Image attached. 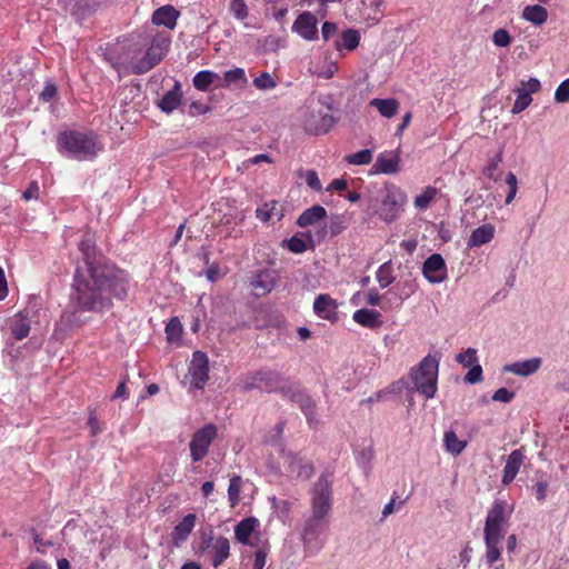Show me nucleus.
Instances as JSON below:
<instances>
[{
    "label": "nucleus",
    "instance_id": "obj_1",
    "mask_svg": "<svg viewBox=\"0 0 569 569\" xmlns=\"http://www.w3.org/2000/svg\"><path fill=\"white\" fill-rule=\"evenodd\" d=\"M78 248L83 264L76 266L69 306L61 316L67 328L86 323L89 318L84 313L109 310L113 297L122 300L128 293L127 274L97 251L91 234H84Z\"/></svg>",
    "mask_w": 569,
    "mask_h": 569
},
{
    "label": "nucleus",
    "instance_id": "obj_2",
    "mask_svg": "<svg viewBox=\"0 0 569 569\" xmlns=\"http://www.w3.org/2000/svg\"><path fill=\"white\" fill-rule=\"evenodd\" d=\"M170 37L163 32L138 34L117 49L109 50L106 59L119 74H142L154 68L166 56Z\"/></svg>",
    "mask_w": 569,
    "mask_h": 569
},
{
    "label": "nucleus",
    "instance_id": "obj_3",
    "mask_svg": "<svg viewBox=\"0 0 569 569\" xmlns=\"http://www.w3.org/2000/svg\"><path fill=\"white\" fill-rule=\"evenodd\" d=\"M503 500H496L489 509L483 528V539L486 545L485 560L491 567L501 559L500 543L506 533L511 510Z\"/></svg>",
    "mask_w": 569,
    "mask_h": 569
},
{
    "label": "nucleus",
    "instance_id": "obj_4",
    "mask_svg": "<svg viewBox=\"0 0 569 569\" xmlns=\"http://www.w3.org/2000/svg\"><path fill=\"white\" fill-rule=\"evenodd\" d=\"M57 146L62 154L77 160H90L101 150L98 137L93 132L76 130L61 132Z\"/></svg>",
    "mask_w": 569,
    "mask_h": 569
},
{
    "label": "nucleus",
    "instance_id": "obj_5",
    "mask_svg": "<svg viewBox=\"0 0 569 569\" xmlns=\"http://www.w3.org/2000/svg\"><path fill=\"white\" fill-rule=\"evenodd\" d=\"M407 201V194L401 188L393 183H387L385 188L380 190L377 200L379 206L376 209V213L382 221L390 223L399 219Z\"/></svg>",
    "mask_w": 569,
    "mask_h": 569
},
{
    "label": "nucleus",
    "instance_id": "obj_6",
    "mask_svg": "<svg viewBox=\"0 0 569 569\" xmlns=\"http://www.w3.org/2000/svg\"><path fill=\"white\" fill-rule=\"evenodd\" d=\"M439 372V360L431 356H426L417 368L411 370V379L415 390L420 392L426 399H432L438 390L437 380Z\"/></svg>",
    "mask_w": 569,
    "mask_h": 569
},
{
    "label": "nucleus",
    "instance_id": "obj_7",
    "mask_svg": "<svg viewBox=\"0 0 569 569\" xmlns=\"http://www.w3.org/2000/svg\"><path fill=\"white\" fill-rule=\"evenodd\" d=\"M333 503L332 472L323 471L310 489L311 513L328 517Z\"/></svg>",
    "mask_w": 569,
    "mask_h": 569
},
{
    "label": "nucleus",
    "instance_id": "obj_8",
    "mask_svg": "<svg viewBox=\"0 0 569 569\" xmlns=\"http://www.w3.org/2000/svg\"><path fill=\"white\" fill-rule=\"evenodd\" d=\"M199 552L206 553L209 557L211 566L218 568L230 557V541L227 537H214L212 532H210L202 537Z\"/></svg>",
    "mask_w": 569,
    "mask_h": 569
},
{
    "label": "nucleus",
    "instance_id": "obj_9",
    "mask_svg": "<svg viewBox=\"0 0 569 569\" xmlns=\"http://www.w3.org/2000/svg\"><path fill=\"white\" fill-rule=\"evenodd\" d=\"M326 518L325 516L311 513L305 520L301 538L306 552L313 555L322 548L323 542H320L319 538L326 530Z\"/></svg>",
    "mask_w": 569,
    "mask_h": 569
},
{
    "label": "nucleus",
    "instance_id": "obj_10",
    "mask_svg": "<svg viewBox=\"0 0 569 569\" xmlns=\"http://www.w3.org/2000/svg\"><path fill=\"white\" fill-rule=\"evenodd\" d=\"M282 378L278 372L260 370L248 373L242 378V389L250 391L259 389L264 392H273L281 387Z\"/></svg>",
    "mask_w": 569,
    "mask_h": 569
},
{
    "label": "nucleus",
    "instance_id": "obj_11",
    "mask_svg": "<svg viewBox=\"0 0 569 569\" xmlns=\"http://www.w3.org/2000/svg\"><path fill=\"white\" fill-rule=\"evenodd\" d=\"M218 435V429L214 425L208 423L196 431L189 443L190 457L193 462L201 461L209 451V447Z\"/></svg>",
    "mask_w": 569,
    "mask_h": 569
},
{
    "label": "nucleus",
    "instance_id": "obj_12",
    "mask_svg": "<svg viewBox=\"0 0 569 569\" xmlns=\"http://www.w3.org/2000/svg\"><path fill=\"white\" fill-rule=\"evenodd\" d=\"M282 459L288 476L293 479L308 480L315 473V468L312 463L306 461L297 452L283 451Z\"/></svg>",
    "mask_w": 569,
    "mask_h": 569
},
{
    "label": "nucleus",
    "instance_id": "obj_13",
    "mask_svg": "<svg viewBox=\"0 0 569 569\" xmlns=\"http://www.w3.org/2000/svg\"><path fill=\"white\" fill-rule=\"evenodd\" d=\"M189 375L193 388L201 389L204 387L209 378V359L204 352H193L189 366Z\"/></svg>",
    "mask_w": 569,
    "mask_h": 569
},
{
    "label": "nucleus",
    "instance_id": "obj_14",
    "mask_svg": "<svg viewBox=\"0 0 569 569\" xmlns=\"http://www.w3.org/2000/svg\"><path fill=\"white\" fill-rule=\"evenodd\" d=\"M521 84L520 88L515 90L517 99L511 109L513 114L520 113L527 109L532 102L531 94L538 92L541 88V83L537 78H530L527 82L522 81Z\"/></svg>",
    "mask_w": 569,
    "mask_h": 569
},
{
    "label": "nucleus",
    "instance_id": "obj_15",
    "mask_svg": "<svg viewBox=\"0 0 569 569\" xmlns=\"http://www.w3.org/2000/svg\"><path fill=\"white\" fill-rule=\"evenodd\" d=\"M422 273L430 283H440L447 278V266L439 253H433L426 259L422 266Z\"/></svg>",
    "mask_w": 569,
    "mask_h": 569
},
{
    "label": "nucleus",
    "instance_id": "obj_16",
    "mask_svg": "<svg viewBox=\"0 0 569 569\" xmlns=\"http://www.w3.org/2000/svg\"><path fill=\"white\" fill-rule=\"evenodd\" d=\"M318 20L317 17L309 12L305 11L298 16L296 21L292 24V31L297 32L300 37L306 40H315L318 37Z\"/></svg>",
    "mask_w": 569,
    "mask_h": 569
},
{
    "label": "nucleus",
    "instance_id": "obj_17",
    "mask_svg": "<svg viewBox=\"0 0 569 569\" xmlns=\"http://www.w3.org/2000/svg\"><path fill=\"white\" fill-rule=\"evenodd\" d=\"M400 158L393 151H385L377 156L376 162L370 169L372 174H393L400 170Z\"/></svg>",
    "mask_w": 569,
    "mask_h": 569
},
{
    "label": "nucleus",
    "instance_id": "obj_18",
    "mask_svg": "<svg viewBox=\"0 0 569 569\" xmlns=\"http://www.w3.org/2000/svg\"><path fill=\"white\" fill-rule=\"evenodd\" d=\"M277 278L278 277L274 270H260L251 279L250 287L257 297H261L269 293L273 289L277 282Z\"/></svg>",
    "mask_w": 569,
    "mask_h": 569
},
{
    "label": "nucleus",
    "instance_id": "obj_19",
    "mask_svg": "<svg viewBox=\"0 0 569 569\" xmlns=\"http://www.w3.org/2000/svg\"><path fill=\"white\" fill-rule=\"evenodd\" d=\"M197 521V516L194 513H188L179 521L171 533L172 542L176 547L181 546L192 532Z\"/></svg>",
    "mask_w": 569,
    "mask_h": 569
},
{
    "label": "nucleus",
    "instance_id": "obj_20",
    "mask_svg": "<svg viewBox=\"0 0 569 569\" xmlns=\"http://www.w3.org/2000/svg\"><path fill=\"white\" fill-rule=\"evenodd\" d=\"M541 363V358L536 357L523 361H517L513 363L506 365L503 367V372H510L520 377H529L539 370Z\"/></svg>",
    "mask_w": 569,
    "mask_h": 569
},
{
    "label": "nucleus",
    "instance_id": "obj_21",
    "mask_svg": "<svg viewBox=\"0 0 569 569\" xmlns=\"http://www.w3.org/2000/svg\"><path fill=\"white\" fill-rule=\"evenodd\" d=\"M495 234L496 228L493 224H481L480 227L472 230L470 237L468 238L467 247L471 249L487 244L495 238Z\"/></svg>",
    "mask_w": 569,
    "mask_h": 569
},
{
    "label": "nucleus",
    "instance_id": "obj_22",
    "mask_svg": "<svg viewBox=\"0 0 569 569\" xmlns=\"http://www.w3.org/2000/svg\"><path fill=\"white\" fill-rule=\"evenodd\" d=\"M523 462V455L520 449H516L511 451L508 456L502 476V483L509 485L511 483L516 476L518 475L520 467Z\"/></svg>",
    "mask_w": 569,
    "mask_h": 569
},
{
    "label": "nucleus",
    "instance_id": "obj_23",
    "mask_svg": "<svg viewBox=\"0 0 569 569\" xmlns=\"http://www.w3.org/2000/svg\"><path fill=\"white\" fill-rule=\"evenodd\" d=\"M179 11L172 6H162L154 10L152 14V23L156 26H164L168 29H173L177 24Z\"/></svg>",
    "mask_w": 569,
    "mask_h": 569
},
{
    "label": "nucleus",
    "instance_id": "obj_24",
    "mask_svg": "<svg viewBox=\"0 0 569 569\" xmlns=\"http://www.w3.org/2000/svg\"><path fill=\"white\" fill-rule=\"evenodd\" d=\"M181 86L177 81L172 89L166 92L162 98L157 102V106L160 108L162 112L171 113L174 111L179 104L181 103Z\"/></svg>",
    "mask_w": 569,
    "mask_h": 569
},
{
    "label": "nucleus",
    "instance_id": "obj_25",
    "mask_svg": "<svg viewBox=\"0 0 569 569\" xmlns=\"http://www.w3.org/2000/svg\"><path fill=\"white\" fill-rule=\"evenodd\" d=\"M337 305L329 295H319L313 302V310L322 319L331 320L336 316Z\"/></svg>",
    "mask_w": 569,
    "mask_h": 569
},
{
    "label": "nucleus",
    "instance_id": "obj_26",
    "mask_svg": "<svg viewBox=\"0 0 569 569\" xmlns=\"http://www.w3.org/2000/svg\"><path fill=\"white\" fill-rule=\"evenodd\" d=\"M352 318L360 326L370 328V329L379 328L382 323V321L380 319L381 318L380 312L377 310H372V309H366V308L359 309L353 313Z\"/></svg>",
    "mask_w": 569,
    "mask_h": 569
},
{
    "label": "nucleus",
    "instance_id": "obj_27",
    "mask_svg": "<svg viewBox=\"0 0 569 569\" xmlns=\"http://www.w3.org/2000/svg\"><path fill=\"white\" fill-rule=\"evenodd\" d=\"M327 211L320 206L316 204L311 208L306 209L298 218L297 224L301 228L313 226L326 218Z\"/></svg>",
    "mask_w": 569,
    "mask_h": 569
},
{
    "label": "nucleus",
    "instance_id": "obj_28",
    "mask_svg": "<svg viewBox=\"0 0 569 569\" xmlns=\"http://www.w3.org/2000/svg\"><path fill=\"white\" fill-rule=\"evenodd\" d=\"M259 526V521L253 518H244L234 527V538L242 545H249V539L256 528Z\"/></svg>",
    "mask_w": 569,
    "mask_h": 569
},
{
    "label": "nucleus",
    "instance_id": "obj_29",
    "mask_svg": "<svg viewBox=\"0 0 569 569\" xmlns=\"http://www.w3.org/2000/svg\"><path fill=\"white\" fill-rule=\"evenodd\" d=\"M522 18L535 26H541L548 19V11L540 4H530L525 7Z\"/></svg>",
    "mask_w": 569,
    "mask_h": 569
},
{
    "label": "nucleus",
    "instance_id": "obj_30",
    "mask_svg": "<svg viewBox=\"0 0 569 569\" xmlns=\"http://www.w3.org/2000/svg\"><path fill=\"white\" fill-rule=\"evenodd\" d=\"M370 106L377 108L382 117L391 118L399 110V102L393 98L379 99L375 98L370 102Z\"/></svg>",
    "mask_w": 569,
    "mask_h": 569
},
{
    "label": "nucleus",
    "instance_id": "obj_31",
    "mask_svg": "<svg viewBox=\"0 0 569 569\" xmlns=\"http://www.w3.org/2000/svg\"><path fill=\"white\" fill-rule=\"evenodd\" d=\"M293 397L295 401L299 405L300 409L305 413L308 422L310 425L313 423L317 420L315 401L311 399V397L302 392L296 393Z\"/></svg>",
    "mask_w": 569,
    "mask_h": 569
},
{
    "label": "nucleus",
    "instance_id": "obj_32",
    "mask_svg": "<svg viewBox=\"0 0 569 569\" xmlns=\"http://www.w3.org/2000/svg\"><path fill=\"white\" fill-rule=\"evenodd\" d=\"M503 148L488 160L487 166L483 168L482 173L490 180L497 182L501 177V171L498 170L499 164L502 162Z\"/></svg>",
    "mask_w": 569,
    "mask_h": 569
},
{
    "label": "nucleus",
    "instance_id": "obj_33",
    "mask_svg": "<svg viewBox=\"0 0 569 569\" xmlns=\"http://www.w3.org/2000/svg\"><path fill=\"white\" fill-rule=\"evenodd\" d=\"M220 80L218 73L210 70H201L193 77V86L200 91H207L214 81Z\"/></svg>",
    "mask_w": 569,
    "mask_h": 569
},
{
    "label": "nucleus",
    "instance_id": "obj_34",
    "mask_svg": "<svg viewBox=\"0 0 569 569\" xmlns=\"http://www.w3.org/2000/svg\"><path fill=\"white\" fill-rule=\"evenodd\" d=\"M360 42V33L356 29H348L343 31L341 34L340 41L336 42V48L340 50L341 47L346 48L347 50L351 51L355 50Z\"/></svg>",
    "mask_w": 569,
    "mask_h": 569
},
{
    "label": "nucleus",
    "instance_id": "obj_35",
    "mask_svg": "<svg viewBox=\"0 0 569 569\" xmlns=\"http://www.w3.org/2000/svg\"><path fill=\"white\" fill-rule=\"evenodd\" d=\"M445 448L452 455H459L467 446L466 441L460 440L452 430L446 431L443 436Z\"/></svg>",
    "mask_w": 569,
    "mask_h": 569
},
{
    "label": "nucleus",
    "instance_id": "obj_36",
    "mask_svg": "<svg viewBox=\"0 0 569 569\" xmlns=\"http://www.w3.org/2000/svg\"><path fill=\"white\" fill-rule=\"evenodd\" d=\"M278 207L279 203L277 201L264 203L262 207L257 208L256 216L263 222L270 221L273 217H277L279 220L282 217V213Z\"/></svg>",
    "mask_w": 569,
    "mask_h": 569
},
{
    "label": "nucleus",
    "instance_id": "obj_37",
    "mask_svg": "<svg viewBox=\"0 0 569 569\" xmlns=\"http://www.w3.org/2000/svg\"><path fill=\"white\" fill-rule=\"evenodd\" d=\"M376 279L382 289L389 287L395 281L391 261H387L378 268Z\"/></svg>",
    "mask_w": 569,
    "mask_h": 569
},
{
    "label": "nucleus",
    "instance_id": "obj_38",
    "mask_svg": "<svg viewBox=\"0 0 569 569\" xmlns=\"http://www.w3.org/2000/svg\"><path fill=\"white\" fill-rule=\"evenodd\" d=\"M224 86L239 84L246 87L248 79L242 68H233L223 73Z\"/></svg>",
    "mask_w": 569,
    "mask_h": 569
},
{
    "label": "nucleus",
    "instance_id": "obj_39",
    "mask_svg": "<svg viewBox=\"0 0 569 569\" xmlns=\"http://www.w3.org/2000/svg\"><path fill=\"white\" fill-rule=\"evenodd\" d=\"M30 332V325L27 318L21 313L17 315L12 326L11 333L17 340H22L28 337Z\"/></svg>",
    "mask_w": 569,
    "mask_h": 569
},
{
    "label": "nucleus",
    "instance_id": "obj_40",
    "mask_svg": "<svg viewBox=\"0 0 569 569\" xmlns=\"http://www.w3.org/2000/svg\"><path fill=\"white\" fill-rule=\"evenodd\" d=\"M438 191L433 187H427L423 191L415 198L413 204L418 210H425L429 207L431 201L436 198Z\"/></svg>",
    "mask_w": 569,
    "mask_h": 569
},
{
    "label": "nucleus",
    "instance_id": "obj_41",
    "mask_svg": "<svg viewBox=\"0 0 569 569\" xmlns=\"http://www.w3.org/2000/svg\"><path fill=\"white\" fill-rule=\"evenodd\" d=\"M242 479L240 476H232L228 487V499L231 507H236L240 501Z\"/></svg>",
    "mask_w": 569,
    "mask_h": 569
},
{
    "label": "nucleus",
    "instance_id": "obj_42",
    "mask_svg": "<svg viewBox=\"0 0 569 569\" xmlns=\"http://www.w3.org/2000/svg\"><path fill=\"white\" fill-rule=\"evenodd\" d=\"M346 161L353 166L369 164L372 161V152L369 149H363L358 152L348 154Z\"/></svg>",
    "mask_w": 569,
    "mask_h": 569
},
{
    "label": "nucleus",
    "instance_id": "obj_43",
    "mask_svg": "<svg viewBox=\"0 0 569 569\" xmlns=\"http://www.w3.org/2000/svg\"><path fill=\"white\" fill-rule=\"evenodd\" d=\"M167 338L170 342L178 341L181 338L182 325L178 318H172L166 326Z\"/></svg>",
    "mask_w": 569,
    "mask_h": 569
},
{
    "label": "nucleus",
    "instance_id": "obj_44",
    "mask_svg": "<svg viewBox=\"0 0 569 569\" xmlns=\"http://www.w3.org/2000/svg\"><path fill=\"white\" fill-rule=\"evenodd\" d=\"M347 228V220L343 216H336L331 219L328 229L323 230V236L328 232L331 237L338 236Z\"/></svg>",
    "mask_w": 569,
    "mask_h": 569
},
{
    "label": "nucleus",
    "instance_id": "obj_45",
    "mask_svg": "<svg viewBox=\"0 0 569 569\" xmlns=\"http://www.w3.org/2000/svg\"><path fill=\"white\" fill-rule=\"evenodd\" d=\"M253 86L259 90H270L277 87V81L269 72H262L253 79Z\"/></svg>",
    "mask_w": 569,
    "mask_h": 569
},
{
    "label": "nucleus",
    "instance_id": "obj_46",
    "mask_svg": "<svg viewBox=\"0 0 569 569\" xmlns=\"http://www.w3.org/2000/svg\"><path fill=\"white\" fill-rule=\"evenodd\" d=\"M506 183L508 186V192L505 199V203L510 204L515 200L518 192V179L513 172H508L506 176Z\"/></svg>",
    "mask_w": 569,
    "mask_h": 569
},
{
    "label": "nucleus",
    "instance_id": "obj_47",
    "mask_svg": "<svg viewBox=\"0 0 569 569\" xmlns=\"http://www.w3.org/2000/svg\"><path fill=\"white\" fill-rule=\"evenodd\" d=\"M456 361L463 367H472L478 363L477 350L475 348H468L465 352L458 353Z\"/></svg>",
    "mask_w": 569,
    "mask_h": 569
},
{
    "label": "nucleus",
    "instance_id": "obj_48",
    "mask_svg": "<svg viewBox=\"0 0 569 569\" xmlns=\"http://www.w3.org/2000/svg\"><path fill=\"white\" fill-rule=\"evenodd\" d=\"M300 177H305L306 183L315 191H321L322 184L320 182V179L318 177V173L315 170H300L299 171Z\"/></svg>",
    "mask_w": 569,
    "mask_h": 569
},
{
    "label": "nucleus",
    "instance_id": "obj_49",
    "mask_svg": "<svg viewBox=\"0 0 569 569\" xmlns=\"http://www.w3.org/2000/svg\"><path fill=\"white\" fill-rule=\"evenodd\" d=\"M511 36L506 29H498L492 34V42L500 48H506L511 43Z\"/></svg>",
    "mask_w": 569,
    "mask_h": 569
},
{
    "label": "nucleus",
    "instance_id": "obj_50",
    "mask_svg": "<svg viewBox=\"0 0 569 569\" xmlns=\"http://www.w3.org/2000/svg\"><path fill=\"white\" fill-rule=\"evenodd\" d=\"M230 11L238 20H243L248 17V8L244 0H231Z\"/></svg>",
    "mask_w": 569,
    "mask_h": 569
},
{
    "label": "nucleus",
    "instance_id": "obj_51",
    "mask_svg": "<svg viewBox=\"0 0 569 569\" xmlns=\"http://www.w3.org/2000/svg\"><path fill=\"white\" fill-rule=\"evenodd\" d=\"M555 101L558 103L569 102V78L560 82L555 91Z\"/></svg>",
    "mask_w": 569,
    "mask_h": 569
},
{
    "label": "nucleus",
    "instance_id": "obj_52",
    "mask_svg": "<svg viewBox=\"0 0 569 569\" xmlns=\"http://www.w3.org/2000/svg\"><path fill=\"white\" fill-rule=\"evenodd\" d=\"M287 248L293 253H302L307 250V243L302 238L293 236L287 240Z\"/></svg>",
    "mask_w": 569,
    "mask_h": 569
},
{
    "label": "nucleus",
    "instance_id": "obj_53",
    "mask_svg": "<svg viewBox=\"0 0 569 569\" xmlns=\"http://www.w3.org/2000/svg\"><path fill=\"white\" fill-rule=\"evenodd\" d=\"M470 370L465 377V381L471 385L478 383L482 381V368L479 363L469 367Z\"/></svg>",
    "mask_w": 569,
    "mask_h": 569
},
{
    "label": "nucleus",
    "instance_id": "obj_54",
    "mask_svg": "<svg viewBox=\"0 0 569 569\" xmlns=\"http://www.w3.org/2000/svg\"><path fill=\"white\" fill-rule=\"evenodd\" d=\"M397 493L393 495V497L390 499V501L383 507L382 509V520L388 518L390 515H392L396 510H399L405 501L400 500L397 502Z\"/></svg>",
    "mask_w": 569,
    "mask_h": 569
},
{
    "label": "nucleus",
    "instance_id": "obj_55",
    "mask_svg": "<svg viewBox=\"0 0 569 569\" xmlns=\"http://www.w3.org/2000/svg\"><path fill=\"white\" fill-rule=\"evenodd\" d=\"M513 398H515V392L510 391L507 388H499L492 395L493 401H499V402H503V403H509L510 401H512Z\"/></svg>",
    "mask_w": 569,
    "mask_h": 569
},
{
    "label": "nucleus",
    "instance_id": "obj_56",
    "mask_svg": "<svg viewBox=\"0 0 569 569\" xmlns=\"http://www.w3.org/2000/svg\"><path fill=\"white\" fill-rule=\"evenodd\" d=\"M57 94H58L57 86L52 82H47L40 93V98L44 102H49V101L53 100L57 97Z\"/></svg>",
    "mask_w": 569,
    "mask_h": 569
},
{
    "label": "nucleus",
    "instance_id": "obj_57",
    "mask_svg": "<svg viewBox=\"0 0 569 569\" xmlns=\"http://www.w3.org/2000/svg\"><path fill=\"white\" fill-rule=\"evenodd\" d=\"M204 274L210 282H216L221 277H223V273L221 272L219 264L216 262L209 264V267L204 270Z\"/></svg>",
    "mask_w": 569,
    "mask_h": 569
},
{
    "label": "nucleus",
    "instance_id": "obj_58",
    "mask_svg": "<svg viewBox=\"0 0 569 569\" xmlns=\"http://www.w3.org/2000/svg\"><path fill=\"white\" fill-rule=\"evenodd\" d=\"M268 549L259 548L254 553L253 569H263L266 566Z\"/></svg>",
    "mask_w": 569,
    "mask_h": 569
},
{
    "label": "nucleus",
    "instance_id": "obj_59",
    "mask_svg": "<svg viewBox=\"0 0 569 569\" xmlns=\"http://www.w3.org/2000/svg\"><path fill=\"white\" fill-rule=\"evenodd\" d=\"M39 197V186H38V182L37 181H32L29 187L27 188V190L22 193V198L26 200V201H29V200H32V199H38Z\"/></svg>",
    "mask_w": 569,
    "mask_h": 569
},
{
    "label": "nucleus",
    "instance_id": "obj_60",
    "mask_svg": "<svg viewBox=\"0 0 569 569\" xmlns=\"http://www.w3.org/2000/svg\"><path fill=\"white\" fill-rule=\"evenodd\" d=\"M337 24L335 22L326 21L321 28L322 38L327 41L337 32Z\"/></svg>",
    "mask_w": 569,
    "mask_h": 569
},
{
    "label": "nucleus",
    "instance_id": "obj_61",
    "mask_svg": "<svg viewBox=\"0 0 569 569\" xmlns=\"http://www.w3.org/2000/svg\"><path fill=\"white\" fill-rule=\"evenodd\" d=\"M535 495L538 501H543L547 496L548 483L547 481H538L535 487Z\"/></svg>",
    "mask_w": 569,
    "mask_h": 569
},
{
    "label": "nucleus",
    "instance_id": "obj_62",
    "mask_svg": "<svg viewBox=\"0 0 569 569\" xmlns=\"http://www.w3.org/2000/svg\"><path fill=\"white\" fill-rule=\"evenodd\" d=\"M348 188V183L345 179H333L331 183L327 187V191H338L342 192Z\"/></svg>",
    "mask_w": 569,
    "mask_h": 569
},
{
    "label": "nucleus",
    "instance_id": "obj_63",
    "mask_svg": "<svg viewBox=\"0 0 569 569\" xmlns=\"http://www.w3.org/2000/svg\"><path fill=\"white\" fill-rule=\"evenodd\" d=\"M338 66L335 62H331L326 69H322L317 72L318 77L322 79H330L337 72Z\"/></svg>",
    "mask_w": 569,
    "mask_h": 569
},
{
    "label": "nucleus",
    "instance_id": "obj_64",
    "mask_svg": "<svg viewBox=\"0 0 569 569\" xmlns=\"http://www.w3.org/2000/svg\"><path fill=\"white\" fill-rule=\"evenodd\" d=\"M380 300H381V296L379 295V292L376 289H370L368 291L367 302L370 306H373V307L379 306Z\"/></svg>",
    "mask_w": 569,
    "mask_h": 569
}]
</instances>
